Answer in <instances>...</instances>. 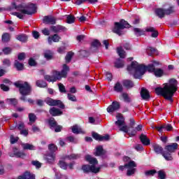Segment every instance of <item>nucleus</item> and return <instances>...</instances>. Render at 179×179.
Wrapping results in <instances>:
<instances>
[{"instance_id": "39448f33", "label": "nucleus", "mask_w": 179, "mask_h": 179, "mask_svg": "<svg viewBox=\"0 0 179 179\" xmlns=\"http://www.w3.org/2000/svg\"><path fill=\"white\" fill-rule=\"evenodd\" d=\"M86 162H89L90 164L83 165L81 167V170H83V173L87 174L89 173H94V174H97V173H100L101 167H96V164H99V161H97L96 158L92 157V155H87L85 156Z\"/></svg>"}, {"instance_id": "72a5a7b5", "label": "nucleus", "mask_w": 179, "mask_h": 179, "mask_svg": "<svg viewBox=\"0 0 179 179\" xmlns=\"http://www.w3.org/2000/svg\"><path fill=\"white\" fill-rule=\"evenodd\" d=\"M2 43H9L10 41V34L6 32L3 33L1 36Z\"/></svg>"}, {"instance_id": "f03ea898", "label": "nucleus", "mask_w": 179, "mask_h": 179, "mask_svg": "<svg viewBox=\"0 0 179 179\" xmlns=\"http://www.w3.org/2000/svg\"><path fill=\"white\" fill-rule=\"evenodd\" d=\"M155 69L156 68L153 64L145 66L143 64H139L136 61L131 62V65L127 66L128 72H129V73H133L135 79H141V78L145 75L146 71L150 73H154Z\"/></svg>"}, {"instance_id": "8fccbe9b", "label": "nucleus", "mask_w": 179, "mask_h": 179, "mask_svg": "<svg viewBox=\"0 0 179 179\" xmlns=\"http://www.w3.org/2000/svg\"><path fill=\"white\" fill-rule=\"evenodd\" d=\"M156 173H157V171H156L155 169H152V170H149L145 172V176H146L147 177H149V176H155L156 174Z\"/></svg>"}, {"instance_id": "a19ab883", "label": "nucleus", "mask_w": 179, "mask_h": 179, "mask_svg": "<svg viewBox=\"0 0 179 179\" xmlns=\"http://www.w3.org/2000/svg\"><path fill=\"white\" fill-rule=\"evenodd\" d=\"M157 173L158 174V178L159 179H166L167 177V174H166V171H164V170H159Z\"/></svg>"}, {"instance_id": "a18cd8bd", "label": "nucleus", "mask_w": 179, "mask_h": 179, "mask_svg": "<svg viewBox=\"0 0 179 179\" xmlns=\"http://www.w3.org/2000/svg\"><path fill=\"white\" fill-rule=\"evenodd\" d=\"M48 149L50 151V153H54L55 152H57V150H58V147H57L55 144L51 143L48 145Z\"/></svg>"}, {"instance_id": "603ef678", "label": "nucleus", "mask_w": 179, "mask_h": 179, "mask_svg": "<svg viewBox=\"0 0 179 179\" xmlns=\"http://www.w3.org/2000/svg\"><path fill=\"white\" fill-rule=\"evenodd\" d=\"M2 52H3L4 55H9L12 52V48L9 47H5L2 49Z\"/></svg>"}, {"instance_id": "0e129e2a", "label": "nucleus", "mask_w": 179, "mask_h": 179, "mask_svg": "<svg viewBox=\"0 0 179 179\" xmlns=\"http://www.w3.org/2000/svg\"><path fill=\"white\" fill-rule=\"evenodd\" d=\"M129 136H135L136 135V129H129V132L127 133Z\"/></svg>"}, {"instance_id": "69168bd1", "label": "nucleus", "mask_w": 179, "mask_h": 179, "mask_svg": "<svg viewBox=\"0 0 179 179\" xmlns=\"http://www.w3.org/2000/svg\"><path fill=\"white\" fill-rule=\"evenodd\" d=\"M62 128H63L62 126H61V125H59V124H57V125H56V126L53 128V129H55V132L58 133V132H61V131H62Z\"/></svg>"}, {"instance_id": "6ab92c4d", "label": "nucleus", "mask_w": 179, "mask_h": 179, "mask_svg": "<svg viewBox=\"0 0 179 179\" xmlns=\"http://www.w3.org/2000/svg\"><path fill=\"white\" fill-rule=\"evenodd\" d=\"M139 139L144 146H149V145H150V139H149L146 135L141 134L139 136Z\"/></svg>"}, {"instance_id": "dca6fc26", "label": "nucleus", "mask_w": 179, "mask_h": 179, "mask_svg": "<svg viewBox=\"0 0 179 179\" xmlns=\"http://www.w3.org/2000/svg\"><path fill=\"white\" fill-rule=\"evenodd\" d=\"M117 121L115 122V125L117 127H122V125H125V118L121 113H117L116 115Z\"/></svg>"}, {"instance_id": "f8f14e48", "label": "nucleus", "mask_w": 179, "mask_h": 179, "mask_svg": "<svg viewBox=\"0 0 179 179\" xmlns=\"http://www.w3.org/2000/svg\"><path fill=\"white\" fill-rule=\"evenodd\" d=\"M49 114H50L52 117H59V115H62V114H64V112L58 108L52 107L49 109Z\"/></svg>"}, {"instance_id": "5701e85b", "label": "nucleus", "mask_w": 179, "mask_h": 179, "mask_svg": "<svg viewBox=\"0 0 179 179\" xmlns=\"http://www.w3.org/2000/svg\"><path fill=\"white\" fill-rule=\"evenodd\" d=\"M152 148H153L154 152L157 155H162V156H163V153H164V151L163 150V147H162V145H160L159 144H153Z\"/></svg>"}, {"instance_id": "052dcab7", "label": "nucleus", "mask_w": 179, "mask_h": 179, "mask_svg": "<svg viewBox=\"0 0 179 179\" xmlns=\"http://www.w3.org/2000/svg\"><path fill=\"white\" fill-rule=\"evenodd\" d=\"M103 141H110V135L106 134L105 136H101L99 142H103Z\"/></svg>"}, {"instance_id": "bb28decb", "label": "nucleus", "mask_w": 179, "mask_h": 179, "mask_svg": "<svg viewBox=\"0 0 179 179\" xmlns=\"http://www.w3.org/2000/svg\"><path fill=\"white\" fill-rule=\"evenodd\" d=\"M60 38H61V37L59 36V35H58V34H55L53 36H49L48 38V41L49 44H51V43H52V41L54 43H59Z\"/></svg>"}, {"instance_id": "2f4dec72", "label": "nucleus", "mask_w": 179, "mask_h": 179, "mask_svg": "<svg viewBox=\"0 0 179 179\" xmlns=\"http://www.w3.org/2000/svg\"><path fill=\"white\" fill-rule=\"evenodd\" d=\"M14 67L17 71H23V69H24V64H23V63H20L19 60H15Z\"/></svg>"}, {"instance_id": "f257e3e1", "label": "nucleus", "mask_w": 179, "mask_h": 179, "mask_svg": "<svg viewBox=\"0 0 179 179\" xmlns=\"http://www.w3.org/2000/svg\"><path fill=\"white\" fill-rule=\"evenodd\" d=\"M178 90V81L176 78H171L169 82L164 84V87H157L155 88V93L157 96H162L165 100L173 103L176 92Z\"/></svg>"}, {"instance_id": "b1692460", "label": "nucleus", "mask_w": 179, "mask_h": 179, "mask_svg": "<svg viewBox=\"0 0 179 179\" xmlns=\"http://www.w3.org/2000/svg\"><path fill=\"white\" fill-rule=\"evenodd\" d=\"M94 155V156H104V155H106V150H104V148H103V145L97 146Z\"/></svg>"}, {"instance_id": "393cba45", "label": "nucleus", "mask_w": 179, "mask_h": 179, "mask_svg": "<svg viewBox=\"0 0 179 179\" xmlns=\"http://www.w3.org/2000/svg\"><path fill=\"white\" fill-rule=\"evenodd\" d=\"M45 159L49 164H54V162H55V155L54 153H49L47 154L45 157Z\"/></svg>"}, {"instance_id": "3c124183", "label": "nucleus", "mask_w": 179, "mask_h": 179, "mask_svg": "<svg viewBox=\"0 0 179 179\" xmlns=\"http://www.w3.org/2000/svg\"><path fill=\"white\" fill-rule=\"evenodd\" d=\"M28 64L29 66H37V62L33 57H30L28 60Z\"/></svg>"}, {"instance_id": "9b49d317", "label": "nucleus", "mask_w": 179, "mask_h": 179, "mask_svg": "<svg viewBox=\"0 0 179 179\" xmlns=\"http://www.w3.org/2000/svg\"><path fill=\"white\" fill-rule=\"evenodd\" d=\"M121 108V104L117 101H114L111 105L107 108L108 113H114V111H118Z\"/></svg>"}, {"instance_id": "37998d69", "label": "nucleus", "mask_w": 179, "mask_h": 179, "mask_svg": "<svg viewBox=\"0 0 179 179\" xmlns=\"http://www.w3.org/2000/svg\"><path fill=\"white\" fill-rule=\"evenodd\" d=\"M73 55H75V53H73L72 51L69 52L65 57L66 62H70L72 61V57Z\"/></svg>"}, {"instance_id": "423d86ee", "label": "nucleus", "mask_w": 179, "mask_h": 179, "mask_svg": "<svg viewBox=\"0 0 179 179\" xmlns=\"http://www.w3.org/2000/svg\"><path fill=\"white\" fill-rule=\"evenodd\" d=\"M13 9H16L18 12H20L22 15H34L37 12V7L36 4L29 3L26 4L22 3L19 5H16V3H12Z\"/></svg>"}, {"instance_id": "f704fd0d", "label": "nucleus", "mask_w": 179, "mask_h": 179, "mask_svg": "<svg viewBox=\"0 0 179 179\" xmlns=\"http://www.w3.org/2000/svg\"><path fill=\"white\" fill-rule=\"evenodd\" d=\"M36 85L38 87H41V88H45L48 87V84H47V83L43 80H38L36 82Z\"/></svg>"}, {"instance_id": "c756f323", "label": "nucleus", "mask_w": 179, "mask_h": 179, "mask_svg": "<svg viewBox=\"0 0 179 179\" xmlns=\"http://www.w3.org/2000/svg\"><path fill=\"white\" fill-rule=\"evenodd\" d=\"M16 40L21 41V43H27L29 40V36L26 34H20L16 36Z\"/></svg>"}, {"instance_id": "e433bc0d", "label": "nucleus", "mask_w": 179, "mask_h": 179, "mask_svg": "<svg viewBox=\"0 0 179 179\" xmlns=\"http://www.w3.org/2000/svg\"><path fill=\"white\" fill-rule=\"evenodd\" d=\"M90 52H91L90 51L81 50H80L79 57L80 58H87V57L90 56Z\"/></svg>"}, {"instance_id": "e2e57ef3", "label": "nucleus", "mask_w": 179, "mask_h": 179, "mask_svg": "<svg viewBox=\"0 0 179 179\" xmlns=\"http://www.w3.org/2000/svg\"><path fill=\"white\" fill-rule=\"evenodd\" d=\"M7 101H9L13 106H17V99H7Z\"/></svg>"}, {"instance_id": "6e6d98bb", "label": "nucleus", "mask_w": 179, "mask_h": 179, "mask_svg": "<svg viewBox=\"0 0 179 179\" xmlns=\"http://www.w3.org/2000/svg\"><path fill=\"white\" fill-rule=\"evenodd\" d=\"M17 58L19 61H24L26 59V53L20 52L17 55Z\"/></svg>"}, {"instance_id": "de8ad7c7", "label": "nucleus", "mask_w": 179, "mask_h": 179, "mask_svg": "<svg viewBox=\"0 0 179 179\" xmlns=\"http://www.w3.org/2000/svg\"><path fill=\"white\" fill-rule=\"evenodd\" d=\"M29 122H36L37 120V116L34 113H29Z\"/></svg>"}, {"instance_id": "5fc2aeb1", "label": "nucleus", "mask_w": 179, "mask_h": 179, "mask_svg": "<svg viewBox=\"0 0 179 179\" xmlns=\"http://www.w3.org/2000/svg\"><path fill=\"white\" fill-rule=\"evenodd\" d=\"M59 90L60 93H66V89H65V86L62 83H59Z\"/></svg>"}, {"instance_id": "774afa93", "label": "nucleus", "mask_w": 179, "mask_h": 179, "mask_svg": "<svg viewBox=\"0 0 179 179\" xmlns=\"http://www.w3.org/2000/svg\"><path fill=\"white\" fill-rule=\"evenodd\" d=\"M56 178L57 179H68V177L65 175L56 173Z\"/></svg>"}, {"instance_id": "58836bf2", "label": "nucleus", "mask_w": 179, "mask_h": 179, "mask_svg": "<svg viewBox=\"0 0 179 179\" xmlns=\"http://www.w3.org/2000/svg\"><path fill=\"white\" fill-rule=\"evenodd\" d=\"M58 166L60 167V169H62V170H68V164H66L65 161L59 160L58 162Z\"/></svg>"}, {"instance_id": "412c9836", "label": "nucleus", "mask_w": 179, "mask_h": 179, "mask_svg": "<svg viewBox=\"0 0 179 179\" xmlns=\"http://www.w3.org/2000/svg\"><path fill=\"white\" fill-rule=\"evenodd\" d=\"M155 13L156 16L159 17V19H163V17H164V16H166L165 10H164V8H155Z\"/></svg>"}, {"instance_id": "680f3d73", "label": "nucleus", "mask_w": 179, "mask_h": 179, "mask_svg": "<svg viewBox=\"0 0 179 179\" xmlns=\"http://www.w3.org/2000/svg\"><path fill=\"white\" fill-rule=\"evenodd\" d=\"M164 131H172L173 130V126L171 124H164Z\"/></svg>"}, {"instance_id": "a211bd4d", "label": "nucleus", "mask_w": 179, "mask_h": 179, "mask_svg": "<svg viewBox=\"0 0 179 179\" xmlns=\"http://www.w3.org/2000/svg\"><path fill=\"white\" fill-rule=\"evenodd\" d=\"M122 83L124 87L127 88V90L132 89V87L135 86L134 81L128 79L123 80Z\"/></svg>"}, {"instance_id": "13d9d810", "label": "nucleus", "mask_w": 179, "mask_h": 179, "mask_svg": "<svg viewBox=\"0 0 179 179\" xmlns=\"http://www.w3.org/2000/svg\"><path fill=\"white\" fill-rule=\"evenodd\" d=\"M92 138H94L95 139V141H100V138H101V135H100L98 133L94 132V131H92Z\"/></svg>"}, {"instance_id": "c9c22d12", "label": "nucleus", "mask_w": 179, "mask_h": 179, "mask_svg": "<svg viewBox=\"0 0 179 179\" xmlns=\"http://www.w3.org/2000/svg\"><path fill=\"white\" fill-rule=\"evenodd\" d=\"M154 75L156 78H162L164 75V71L162 69H155Z\"/></svg>"}, {"instance_id": "20e7f679", "label": "nucleus", "mask_w": 179, "mask_h": 179, "mask_svg": "<svg viewBox=\"0 0 179 179\" xmlns=\"http://www.w3.org/2000/svg\"><path fill=\"white\" fill-rule=\"evenodd\" d=\"M69 71H71V69H69V66L66 64H63L61 71L53 70V76L45 75L44 79L45 80H47V82H52L54 83V82H57V80H61L62 78L64 79H66V78L68 77V72H69Z\"/></svg>"}, {"instance_id": "f3484780", "label": "nucleus", "mask_w": 179, "mask_h": 179, "mask_svg": "<svg viewBox=\"0 0 179 179\" xmlns=\"http://www.w3.org/2000/svg\"><path fill=\"white\" fill-rule=\"evenodd\" d=\"M17 179H36V175L26 171L22 176H19Z\"/></svg>"}, {"instance_id": "4d7b16f0", "label": "nucleus", "mask_w": 179, "mask_h": 179, "mask_svg": "<svg viewBox=\"0 0 179 179\" xmlns=\"http://www.w3.org/2000/svg\"><path fill=\"white\" fill-rule=\"evenodd\" d=\"M165 126L164 124H162L161 126H155V129L158 131L160 134L163 133V131H164Z\"/></svg>"}, {"instance_id": "4c0bfd02", "label": "nucleus", "mask_w": 179, "mask_h": 179, "mask_svg": "<svg viewBox=\"0 0 179 179\" xmlns=\"http://www.w3.org/2000/svg\"><path fill=\"white\" fill-rule=\"evenodd\" d=\"M134 31L135 33V35L137 36V37H139L141 36H145V31L139 29V28H134Z\"/></svg>"}, {"instance_id": "09e8293b", "label": "nucleus", "mask_w": 179, "mask_h": 179, "mask_svg": "<svg viewBox=\"0 0 179 179\" xmlns=\"http://www.w3.org/2000/svg\"><path fill=\"white\" fill-rule=\"evenodd\" d=\"M27 155L24 152L18 151L15 152V157H19L20 159H24L26 157Z\"/></svg>"}, {"instance_id": "aec40b11", "label": "nucleus", "mask_w": 179, "mask_h": 179, "mask_svg": "<svg viewBox=\"0 0 179 179\" xmlns=\"http://www.w3.org/2000/svg\"><path fill=\"white\" fill-rule=\"evenodd\" d=\"M43 57L46 59V61H51V59H54V52L50 50H46L43 52Z\"/></svg>"}, {"instance_id": "473e14b6", "label": "nucleus", "mask_w": 179, "mask_h": 179, "mask_svg": "<svg viewBox=\"0 0 179 179\" xmlns=\"http://www.w3.org/2000/svg\"><path fill=\"white\" fill-rule=\"evenodd\" d=\"M117 52L120 57V59H124L126 57V52L125 50L122 49V46L117 48Z\"/></svg>"}, {"instance_id": "4be33fe9", "label": "nucleus", "mask_w": 179, "mask_h": 179, "mask_svg": "<svg viewBox=\"0 0 179 179\" xmlns=\"http://www.w3.org/2000/svg\"><path fill=\"white\" fill-rule=\"evenodd\" d=\"M148 33H152L151 37L156 38L159 36V31L153 27H150L145 29Z\"/></svg>"}, {"instance_id": "9d476101", "label": "nucleus", "mask_w": 179, "mask_h": 179, "mask_svg": "<svg viewBox=\"0 0 179 179\" xmlns=\"http://www.w3.org/2000/svg\"><path fill=\"white\" fill-rule=\"evenodd\" d=\"M99 47H101V43L97 39H94V41L91 43V46L90 48V51L92 54L97 52L99 51Z\"/></svg>"}, {"instance_id": "cd10ccee", "label": "nucleus", "mask_w": 179, "mask_h": 179, "mask_svg": "<svg viewBox=\"0 0 179 179\" xmlns=\"http://www.w3.org/2000/svg\"><path fill=\"white\" fill-rule=\"evenodd\" d=\"M115 68L120 69L121 68H124V65H125V62L121 58H117L116 61L114 62Z\"/></svg>"}, {"instance_id": "ea45409f", "label": "nucleus", "mask_w": 179, "mask_h": 179, "mask_svg": "<svg viewBox=\"0 0 179 179\" xmlns=\"http://www.w3.org/2000/svg\"><path fill=\"white\" fill-rule=\"evenodd\" d=\"M22 148L24 150H34V145L33 144L24 143L22 144Z\"/></svg>"}, {"instance_id": "0eeeda50", "label": "nucleus", "mask_w": 179, "mask_h": 179, "mask_svg": "<svg viewBox=\"0 0 179 179\" xmlns=\"http://www.w3.org/2000/svg\"><path fill=\"white\" fill-rule=\"evenodd\" d=\"M130 27H131V26L128 23V21L122 19L119 22H115L113 32L117 34V36H122L124 35V31L122 30H124V29H129Z\"/></svg>"}, {"instance_id": "ddd939ff", "label": "nucleus", "mask_w": 179, "mask_h": 179, "mask_svg": "<svg viewBox=\"0 0 179 179\" xmlns=\"http://www.w3.org/2000/svg\"><path fill=\"white\" fill-rule=\"evenodd\" d=\"M50 30L53 31V33H55V34H58V33L66 31L67 29L62 25H53L50 27Z\"/></svg>"}, {"instance_id": "7c9ffc66", "label": "nucleus", "mask_w": 179, "mask_h": 179, "mask_svg": "<svg viewBox=\"0 0 179 179\" xmlns=\"http://www.w3.org/2000/svg\"><path fill=\"white\" fill-rule=\"evenodd\" d=\"M165 15L170 16V15H174L176 13V6H171L168 8H164Z\"/></svg>"}, {"instance_id": "c85d7f7f", "label": "nucleus", "mask_w": 179, "mask_h": 179, "mask_svg": "<svg viewBox=\"0 0 179 179\" xmlns=\"http://www.w3.org/2000/svg\"><path fill=\"white\" fill-rule=\"evenodd\" d=\"M114 92L116 93H122L124 92V87L121 85V83L117 82L113 87Z\"/></svg>"}, {"instance_id": "2eb2a0df", "label": "nucleus", "mask_w": 179, "mask_h": 179, "mask_svg": "<svg viewBox=\"0 0 179 179\" xmlns=\"http://www.w3.org/2000/svg\"><path fill=\"white\" fill-rule=\"evenodd\" d=\"M141 97L143 100H149L150 99V92L145 87H142L140 92Z\"/></svg>"}, {"instance_id": "864d4df0", "label": "nucleus", "mask_w": 179, "mask_h": 179, "mask_svg": "<svg viewBox=\"0 0 179 179\" xmlns=\"http://www.w3.org/2000/svg\"><path fill=\"white\" fill-rule=\"evenodd\" d=\"M136 171V169L135 168H128L127 176H128L129 177L131 176H133V174H135Z\"/></svg>"}, {"instance_id": "338daca9", "label": "nucleus", "mask_w": 179, "mask_h": 179, "mask_svg": "<svg viewBox=\"0 0 179 179\" xmlns=\"http://www.w3.org/2000/svg\"><path fill=\"white\" fill-rule=\"evenodd\" d=\"M3 65L4 66H10V59H4L3 60Z\"/></svg>"}, {"instance_id": "a878e982", "label": "nucleus", "mask_w": 179, "mask_h": 179, "mask_svg": "<svg viewBox=\"0 0 179 179\" xmlns=\"http://www.w3.org/2000/svg\"><path fill=\"white\" fill-rule=\"evenodd\" d=\"M57 124H58V122H57V120H55V118L50 117L48 120V125L50 129H54V128L57 127Z\"/></svg>"}, {"instance_id": "6e6552de", "label": "nucleus", "mask_w": 179, "mask_h": 179, "mask_svg": "<svg viewBox=\"0 0 179 179\" xmlns=\"http://www.w3.org/2000/svg\"><path fill=\"white\" fill-rule=\"evenodd\" d=\"M177 149H178V143H173L171 145H167L164 147V152L163 153V157L167 162H171L173 157L171 153H174Z\"/></svg>"}, {"instance_id": "1a4fd4ad", "label": "nucleus", "mask_w": 179, "mask_h": 179, "mask_svg": "<svg viewBox=\"0 0 179 179\" xmlns=\"http://www.w3.org/2000/svg\"><path fill=\"white\" fill-rule=\"evenodd\" d=\"M46 104L50 107H59V108H62V110L65 108V104H64L62 101L59 99H52V98H48L46 100Z\"/></svg>"}, {"instance_id": "79ce46f5", "label": "nucleus", "mask_w": 179, "mask_h": 179, "mask_svg": "<svg viewBox=\"0 0 179 179\" xmlns=\"http://www.w3.org/2000/svg\"><path fill=\"white\" fill-rule=\"evenodd\" d=\"M75 16L72 15H68L66 17V23H68V24H72V23H75Z\"/></svg>"}, {"instance_id": "c03bdc74", "label": "nucleus", "mask_w": 179, "mask_h": 179, "mask_svg": "<svg viewBox=\"0 0 179 179\" xmlns=\"http://www.w3.org/2000/svg\"><path fill=\"white\" fill-rule=\"evenodd\" d=\"M67 159H69V160H78V159L80 158V155L79 154H71L70 155H68Z\"/></svg>"}, {"instance_id": "4468645a", "label": "nucleus", "mask_w": 179, "mask_h": 179, "mask_svg": "<svg viewBox=\"0 0 179 179\" xmlns=\"http://www.w3.org/2000/svg\"><path fill=\"white\" fill-rule=\"evenodd\" d=\"M43 23L45 24H57V20L55 17L51 16V15H45L43 17Z\"/></svg>"}, {"instance_id": "7ed1b4c3", "label": "nucleus", "mask_w": 179, "mask_h": 179, "mask_svg": "<svg viewBox=\"0 0 179 179\" xmlns=\"http://www.w3.org/2000/svg\"><path fill=\"white\" fill-rule=\"evenodd\" d=\"M15 87L19 89L20 94L21 95L20 97V100L23 101V103H29V104H34V101L32 99L27 98V96H30L31 94V92L33 89L31 88V85L27 81L24 82L23 84L19 83V81L14 83Z\"/></svg>"}, {"instance_id": "bf43d9fd", "label": "nucleus", "mask_w": 179, "mask_h": 179, "mask_svg": "<svg viewBox=\"0 0 179 179\" xmlns=\"http://www.w3.org/2000/svg\"><path fill=\"white\" fill-rule=\"evenodd\" d=\"M127 169H134L136 167V164L134 161H130L128 164H126Z\"/></svg>"}, {"instance_id": "49530a36", "label": "nucleus", "mask_w": 179, "mask_h": 179, "mask_svg": "<svg viewBox=\"0 0 179 179\" xmlns=\"http://www.w3.org/2000/svg\"><path fill=\"white\" fill-rule=\"evenodd\" d=\"M122 97L124 99V101H125V103H131V98L129 97V95H128L127 93L123 92L122 94Z\"/></svg>"}]
</instances>
